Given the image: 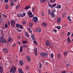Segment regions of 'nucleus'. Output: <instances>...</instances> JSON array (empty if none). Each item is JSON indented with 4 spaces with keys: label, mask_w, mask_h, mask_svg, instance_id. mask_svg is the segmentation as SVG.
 <instances>
[{
    "label": "nucleus",
    "mask_w": 73,
    "mask_h": 73,
    "mask_svg": "<svg viewBox=\"0 0 73 73\" xmlns=\"http://www.w3.org/2000/svg\"><path fill=\"white\" fill-rule=\"evenodd\" d=\"M9 6L8 5H7L6 6V9H8V8Z\"/></svg>",
    "instance_id": "nucleus-60"
},
{
    "label": "nucleus",
    "mask_w": 73,
    "mask_h": 73,
    "mask_svg": "<svg viewBox=\"0 0 73 73\" xmlns=\"http://www.w3.org/2000/svg\"><path fill=\"white\" fill-rule=\"evenodd\" d=\"M25 16V14L24 13H23V14H21L20 15V17H23V16Z\"/></svg>",
    "instance_id": "nucleus-31"
},
{
    "label": "nucleus",
    "mask_w": 73,
    "mask_h": 73,
    "mask_svg": "<svg viewBox=\"0 0 73 73\" xmlns=\"http://www.w3.org/2000/svg\"><path fill=\"white\" fill-rule=\"evenodd\" d=\"M22 43L23 44H27L28 42L27 40H24L22 41Z\"/></svg>",
    "instance_id": "nucleus-22"
},
{
    "label": "nucleus",
    "mask_w": 73,
    "mask_h": 73,
    "mask_svg": "<svg viewBox=\"0 0 73 73\" xmlns=\"http://www.w3.org/2000/svg\"><path fill=\"white\" fill-rule=\"evenodd\" d=\"M0 72L1 73H3V67L1 66L0 67Z\"/></svg>",
    "instance_id": "nucleus-19"
},
{
    "label": "nucleus",
    "mask_w": 73,
    "mask_h": 73,
    "mask_svg": "<svg viewBox=\"0 0 73 73\" xmlns=\"http://www.w3.org/2000/svg\"><path fill=\"white\" fill-rule=\"evenodd\" d=\"M61 18H60V17H58L57 18V23H58V24H60L61 23Z\"/></svg>",
    "instance_id": "nucleus-9"
},
{
    "label": "nucleus",
    "mask_w": 73,
    "mask_h": 73,
    "mask_svg": "<svg viewBox=\"0 0 73 73\" xmlns=\"http://www.w3.org/2000/svg\"><path fill=\"white\" fill-rule=\"evenodd\" d=\"M35 8L34 7H33L32 9V11L33 12H35Z\"/></svg>",
    "instance_id": "nucleus-46"
},
{
    "label": "nucleus",
    "mask_w": 73,
    "mask_h": 73,
    "mask_svg": "<svg viewBox=\"0 0 73 73\" xmlns=\"http://www.w3.org/2000/svg\"><path fill=\"white\" fill-rule=\"evenodd\" d=\"M42 25L44 26L45 27H46V25H47V24L46 23H43L42 24Z\"/></svg>",
    "instance_id": "nucleus-26"
},
{
    "label": "nucleus",
    "mask_w": 73,
    "mask_h": 73,
    "mask_svg": "<svg viewBox=\"0 0 73 73\" xmlns=\"http://www.w3.org/2000/svg\"><path fill=\"white\" fill-rule=\"evenodd\" d=\"M44 1H46V0H40V2L41 3H43V2H44Z\"/></svg>",
    "instance_id": "nucleus-33"
},
{
    "label": "nucleus",
    "mask_w": 73,
    "mask_h": 73,
    "mask_svg": "<svg viewBox=\"0 0 73 73\" xmlns=\"http://www.w3.org/2000/svg\"><path fill=\"white\" fill-rule=\"evenodd\" d=\"M34 53L36 56H37V48H36L34 50Z\"/></svg>",
    "instance_id": "nucleus-11"
},
{
    "label": "nucleus",
    "mask_w": 73,
    "mask_h": 73,
    "mask_svg": "<svg viewBox=\"0 0 73 73\" xmlns=\"http://www.w3.org/2000/svg\"><path fill=\"white\" fill-rule=\"evenodd\" d=\"M32 20L34 22H35V23H37L38 21V18L36 16L33 17Z\"/></svg>",
    "instance_id": "nucleus-3"
},
{
    "label": "nucleus",
    "mask_w": 73,
    "mask_h": 73,
    "mask_svg": "<svg viewBox=\"0 0 73 73\" xmlns=\"http://www.w3.org/2000/svg\"><path fill=\"white\" fill-rule=\"evenodd\" d=\"M49 47H50V48H52V46L50 44L49 45Z\"/></svg>",
    "instance_id": "nucleus-64"
},
{
    "label": "nucleus",
    "mask_w": 73,
    "mask_h": 73,
    "mask_svg": "<svg viewBox=\"0 0 73 73\" xmlns=\"http://www.w3.org/2000/svg\"><path fill=\"white\" fill-rule=\"evenodd\" d=\"M41 15L42 16H44V12H41Z\"/></svg>",
    "instance_id": "nucleus-37"
},
{
    "label": "nucleus",
    "mask_w": 73,
    "mask_h": 73,
    "mask_svg": "<svg viewBox=\"0 0 73 73\" xmlns=\"http://www.w3.org/2000/svg\"><path fill=\"white\" fill-rule=\"evenodd\" d=\"M28 15L30 17L32 18L33 17V15H32V13L30 12L29 11V13H28Z\"/></svg>",
    "instance_id": "nucleus-6"
},
{
    "label": "nucleus",
    "mask_w": 73,
    "mask_h": 73,
    "mask_svg": "<svg viewBox=\"0 0 73 73\" xmlns=\"http://www.w3.org/2000/svg\"><path fill=\"white\" fill-rule=\"evenodd\" d=\"M13 69H14L15 71L16 72V70H17V68H16V67H15V66H14Z\"/></svg>",
    "instance_id": "nucleus-36"
},
{
    "label": "nucleus",
    "mask_w": 73,
    "mask_h": 73,
    "mask_svg": "<svg viewBox=\"0 0 73 73\" xmlns=\"http://www.w3.org/2000/svg\"><path fill=\"white\" fill-rule=\"evenodd\" d=\"M19 63L20 64L21 66H23V64H24V62H23V61L22 60H20L19 62Z\"/></svg>",
    "instance_id": "nucleus-14"
},
{
    "label": "nucleus",
    "mask_w": 73,
    "mask_h": 73,
    "mask_svg": "<svg viewBox=\"0 0 73 73\" xmlns=\"http://www.w3.org/2000/svg\"><path fill=\"white\" fill-rule=\"evenodd\" d=\"M48 15H50V10H48Z\"/></svg>",
    "instance_id": "nucleus-40"
},
{
    "label": "nucleus",
    "mask_w": 73,
    "mask_h": 73,
    "mask_svg": "<svg viewBox=\"0 0 73 73\" xmlns=\"http://www.w3.org/2000/svg\"><path fill=\"white\" fill-rule=\"evenodd\" d=\"M48 6H49V7H50L51 8H53V7H52V6L51 5V4H48Z\"/></svg>",
    "instance_id": "nucleus-50"
},
{
    "label": "nucleus",
    "mask_w": 73,
    "mask_h": 73,
    "mask_svg": "<svg viewBox=\"0 0 73 73\" xmlns=\"http://www.w3.org/2000/svg\"><path fill=\"white\" fill-rule=\"evenodd\" d=\"M19 5H17L16 7V10H17L19 9Z\"/></svg>",
    "instance_id": "nucleus-44"
},
{
    "label": "nucleus",
    "mask_w": 73,
    "mask_h": 73,
    "mask_svg": "<svg viewBox=\"0 0 73 73\" xmlns=\"http://www.w3.org/2000/svg\"><path fill=\"white\" fill-rule=\"evenodd\" d=\"M46 46H48L50 44V42L48 40H47L45 43Z\"/></svg>",
    "instance_id": "nucleus-5"
},
{
    "label": "nucleus",
    "mask_w": 73,
    "mask_h": 73,
    "mask_svg": "<svg viewBox=\"0 0 73 73\" xmlns=\"http://www.w3.org/2000/svg\"><path fill=\"white\" fill-rule=\"evenodd\" d=\"M54 32L55 33H56L57 32V30L56 29H54L53 30Z\"/></svg>",
    "instance_id": "nucleus-56"
},
{
    "label": "nucleus",
    "mask_w": 73,
    "mask_h": 73,
    "mask_svg": "<svg viewBox=\"0 0 73 73\" xmlns=\"http://www.w3.org/2000/svg\"><path fill=\"white\" fill-rule=\"evenodd\" d=\"M52 7V8H53L54 7H56V4H52L51 5Z\"/></svg>",
    "instance_id": "nucleus-42"
},
{
    "label": "nucleus",
    "mask_w": 73,
    "mask_h": 73,
    "mask_svg": "<svg viewBox=\"0 0 73 73\" xmlns=\"http://www.w3.org/2000/svg\"><path fill=\"white\" fill-rule=\"evenodd\" d=\"M3 15L4 17L5 18H7V16L5 15H4V14H3Z\"/></svg>",
    "instance_id": "nucleus-41"
},
{
    "label": "nucleus",
    "mask_w": 73,
    "mask_h": 73,
    "mask_svg": "<svg viewBox=\"0 0 73 73\" xmlns=\"http://www.w3.org/2000/svg\"><path fill=\"white\" fill-rule=\"evenodd\" d=\"M7 23H8V25H9V26H10V23H9V21H7Z\"/></svg>",
    "instance_id": "nucleus-54"
},
{
    "label": "nucleus",
    "mask_w": 73,
    "mask_h": 73,
    "mask_svg": "<svg viewBox=\"0 0 73 73\" xmlns=\"http://www.w3.org/2000/svg\"><path fill=\"white\" fill-rule=\"evenodd\" d=\"M25 36H26V37H29V34H28V33L26 32L25 33Z\"/></svg>",
    "instance_id": "nucleus-17"
},
{
    "label": "nucleus",
    "mask_w": 73,
    "mask_h": 73,
    "mask_svg": "<svg viewBox=\"0 0 73 73\" xmlns=\"http://www.w3.org/2000/svg\"><path fill=\"white\" fill-rule=\"evenodd\" d=\"M50 1L52 3H54L56 1V0H50Z\"/></svg>",
    "instance_id": "nucleus-49"
},
{
    "label": "nucleus",
    "mask_w": 73,
    "mask_h": 73,
    "mask_svg": "<svg viewBox=\"0 0 73 73\" xmlns=\"http://www.w3.org/2000/svg\"><path fill=\"white\" fill-rule=\"evenodd\" d=\"M56 12V10L54 9H53L51 12L50 13V15L51 17L52 18H54V17H55V16H56V15L54 14V12Z\"/></svg>",
    "instance_id": "nucleus-1"
},
{
    "label": "nucleus",
    "mask_w": 73,
    "mask_h": 73,
    "mask_svg": "<svg viewBox=\"0 0 73 73\" xmlns=\"http://www.w3.org/2000/svg\"><path fill=\"white\" fill-rule=\"evenodd\" d=\"M5 3H7L8 2V0H5Z\"/></svg>",
    "instance_id": "nucleus-53"
},
{
    "label": "nucleus",
    "mask_w": 73,
    "mask_h": 73,
    "mask_svg": "<svg viewBox=\"0 0 73 73\" xmlns=\"http://www.w3.org/2000/svg\"><path fill=\"white\" fill-rule=\"evenodd\" d=\"M23 46L25 48H27V46L26 45L24 44V45H23Z\"/></svg>",
    "instance_id": "nucleus-45"
},
{
    "label": "nucleus",
    "mask_w": 73,
    "mask_h": 73,
    "mask_svg": "<svg viewBox=\"0 0 73 73\" xmlns=\"http://www.w3.org/2000/svg\"><path fill=\"white\" fill-rule=\"evenodd\" d=\"M12 38L11 37H9L8 40V42H9L11 41H12Z\"/></svg>",
    "instance_id": "nucleus-20"
},
{
    "label": "nucleus",
    "mask_w": 73,
    "mask_h": 73,
    "mask_svg": "<svg viewBox=\"0 0 73 73\" xmlns=\"http://www.w3.org/2000/svg\"><path fill=\"white\" fill-rule=\"evenodd\" d=\"M17 31L18 32H21V30L19 29V30H17Z\"/></svg>",
    "instance_id": "nucleus-62"
},
{
    "label": "nucleus",
    "mask_w": 73,
    "mask_h": 73,
    "mask_svg": "<svg viewBox=\"0 0 73 73\" xmlns=\"http://www.w3.org/2000/svg\"><path fill=\"white\" fill-rule=\"evenodd\" d=\"M22 51H23V46H21L20 49V52H21Z\"/></svg>",
    "instance_id": "nucleus-28"
},
{
    "label": "nucleus",
    "mask_w": 73,
    "mask_h": 73,
    "mask_svg": "<svg viewBox=\"0 0 73 73\" xmlns=\"http://www.w3.org/2000/svg\"><path fill=\"white\" fill-rule=\"evenodd\" d=\"M67 19H68V20L69 21H70L71 20V19H70V17H67Z\"/></svg>",
    "instance_id": "nucleus-47"
},
{
    "label": "nucleus",
    "mask_w": 73,
    "mask_h": 73,
    "mask_svg": "<svg viewBox=\"0 0 73 73\" xmlns=\"http://www.w3.org/2000/svg\"><path fill=\"white\" fill-rule=\"evenodd\" d=\"M31 36L32 39H33V40H34L35 41V36H34V35L33 34H32L31 35Z\"/></svg>",
    "instance_id": "nucleus-16"
},
{
    "label": "nucleus",
    "mask_w": 73,
    "mask_h": 73,
    "mask_svg": "<svg viewBox=\"0 0 73 73\" xmlns=\"http://www.w3.org/2000/svg\"><path fill=\"white\" fill-rule=\"evenodd\" d=\"M3 50L5 53H8V50L7 48H4L3 49Z\"/></svg>",
    "instance_id": "nucleus-4"
},
{
    "label": "nucleus",
    "mask_w": 73,
    "mask_h": 73,
    "mask_svg": "<svg viewBox=\"0 0 73 73\" xmlns=\"http://www.w3.org/2000/svg\"><path fill=\"white\" fill-rule=\"evenodd\" d=\"M23 25H26V22L25 21H24L23 22Z\"/></svg>",
    "instance_id": "nucleus-32"
},
{
    "label": "nucleus",
    "mask_w": 73,
    "mask_h": 73,
    "mask_svg": "<svg viewBox=\"0 0 73 73\" xmlns=\"http://www.w3.org/2000/svg\"><path fill=\"white\" fill-rule=\"evenodd\" d=\"M68 53L69 52L68 51H66L63 53V54L64 56H66L68 55Z\"/></svg>",
    "instance_id": "nucleus-12"
},
{
    "label": "nucleus",
    "mask_w": 73,
    "mask_h": 73,
    "mask_svg": "<svg viewBox=\"0 0 73 73\" xmlns=\"http://www.w3.org/2000/svg\"><path fill=\"white\" fill-rule=\"evenodd\" d=\"M16 46V44H13L12 45V46L13 47H14V46Z\"/></svg>",
    "instance_id": "nucleus-58"
},
{
    "label": "nucleus",
    "mask_w": 73,
    "mask_h": 73,
    "mask_svg": "<svg viewBox=\"0 0 73 73\" xmlns=\"http://www.w3.org/2000/svg\"><path fill=\"white\" fill-rule=\"evenodd\" d=\"M17 38L19 40H20L21 38V36L20 35H19L17 36Z\"/></svg>",
    "instance_id": "nucleus-25"
},
{
    "label": "nucleus",
    "mask_w": 73,
    "mask_h": 73,
    "mask_svg": "<svg viewBox=\"0 0 73 73\" xmlns=\"http://www.w3.org/2000/svg\"><path fill=\"white\" fill-rule=\"evenodd\" d=\"M2 43H5L6 42H7V40L6 39H4V40H2Z\"/></svg>",
    "instance_id": "nucleus-27"
},
{
    "label": "nucleus",
    "mask_w": 73,
    "mask_h": 73,
    "mask_svg": "<svg viewBox=\"0 0 73 73\" xmlns=\"http://www.w3.org/2000/svg\"><path fill=\"white\" fill-rule=\"evenodd\" d=\"M41 66H42V64H39V68H40V69H41Z\"/></svg>",
    "instance_id": "nucleus-39"
},
{
    "label": "nucleus",
    "mask_w": 73,
    "mask_h": 73,
    "mask_svg": "<svg viewBox=\"0 0 73 73\" xmlns=\"http://www.w3.org/2000/svg\"><path fill=\"white\" fill-rule=\"evenodd\" d=\"M5 28L6 29L8 28V24L6 23L5 25Z\"/></svg>",
    "instance_id": "nucleus-29"
},
{
    "label": "nucleus",
    "mask_w": 73,
    "mask_h": 73,
    "mask_svg": "<svg viewBox=\"0 0 73 73\" xmlns=\"http://www.w3.org/2000/svg\"><path fill=\"white\" fill-rule=\"evenodd\" d=\"M28 30L29 31V32H30V33H32V30H31V29L30 27H29L28 28Z\"/></svg>",
    "instance_id": "nucleus-23"
},
{
    "label": "nucleus",
    "mask_w": 73,
    "mask_h": 73,
    "mask_svg": "<svg viewBox=\"0 0 73 73\" xmlns=\"http://www.w3.org/2000/svg\"><path fill=\"white\" fill-rule=\"evenodd\" d=\"M26 59L29 62L31 61V57L29 56H26Z\"/></svg>",
    "instance_id": "nucleus-10"
},
{
    "label": "nucleus",
    "mask_w": 73,
    "mask_h": 73,
    "mask_svg": "<svg viewBox=\"0 0 73 73\" xmlns=\"http://www.w3.org/2000/svg\"><path fill=\"white\" fill-rule=\"evenodd\" d=\"M40 55L41 57H46L48 56V53H44L41 52Z\"/></svg>",
    "instance_id": "nucleus-2"
},
{
    "label": "nucleus",
    "mask_w": 73,
    "mask_h": 73,
    "mask_svg": "<svg viewBox=\"0 0 73 73\" xmlns=\"http://www.w3.org/2000/svg\"><path fill=\"white\" fill-rule=\"evenodd\" d=\"M19 27L20 28H21V29H23V28H24V27H23V26H22V25H20L19 26Z\"/></svg>",
    "instance_id": "nucleus-38"
},
{
    "label": "nucleus",
    "mask_w": 73,
    "mask_h": 73,
    "mask_svg": "<svg viewBox=\"0 0 73 73\" xmlns=\"http://www.w3.org/2000/svg\"><path fill=\"white\" fill-rule=\"evenodd\" d=\"M50 56L51 58H53V56H54L53 54H51Z\"/></svg>",
    "instance_id": "nucleus-48"
},
{
    "label": "nucleus",
    "mask_w": 73,
    "mask_h": 73,
    "mask_svg": "<svg viewBox=\"0 0 73 73\" xmlns=\"http://www.w3.org/2000/svg\"><path fill=\"white\" fill-rule=\"evenodd\" d=\"M3 21V20H2V19H0V23H1Z\"/></svg>",
    "instance_id": "nucleus-61"
},
{
    "label": "nucleus",
    "mask_w": 73,
    "mask_h": 73,
    "mask_svg": "<svg viewBox=\"0 0 73 73\" xmlns=\"http://www.w3.org/2000/svg\"><path fill=\"white\" fill-rule=\"evenodd\" d=\"M18 70L19 73H24V72L21 68L19 69Z\"/></svg>",
    "instance_id": "nucleus-18"
},
{
    "label": "nucleus",
    "mask_w": 73,
    "mask_h": 73,
    "mask_svg": "<svg viewBox=\"0 0 73 73\" xmlns=\"http://www.w3.org/2000/svg\"><path fill=\"white\" fill-rule=\"evenodd\" d=\"M25 68L26 69H27V70H28V69H29V67L28 66H26Z\"/></svg>",
    "instance_id": "nucleus-51"
},
{
    "label": "nucleus",
    "mask_w": 73,
    "mask_h": 73,
    "mask_svg": "<svg viewBox=\"0 0 73 73\" xmlns=\"http://www.w3.org/2000/svg\"><path fill=\"white\" fill-rule=\"evenodd\" d=\"M4 38L3 36H1L0 38L1 42H2V40H4Z\"/></svg>",
    "instance_id": "nucleus-24"
},
{
    "label": "nucleus",
    "mask_w": 73,
    "mask_h": 73,
    "mask_svg": "<svg viewBox=\"0 0 73 73\" xmlns=\"http://www.w3.org/2000/svg\"><path fill=\"white\" fill-rule=\"evenodd\" d=\"M29 8H30V6H28L25 8V10H26L27 9H29Z\"/></svg>",
    "instance_id": "nucleus-30"
},
{
    "label": "nucleus",
    "mask_w": 73,
    "mask_h": 73,
    "mask_svg": "<svg viewBox=\"0 0 73 73\" xmlns=\"http://www.w3.org/2000/svg\"><path fill=\"white\" fill-rule=\"evenodd\" d=\"M33 25V23H32L30 24V25H29V26L30 27H32Z\"/></svg>",
    "instance_id": "nucleus-55"
},
{
    "label": "nucleus",
    "mask_w": 73,
    "mask_h": 73,
    "mask_svg": "<svg viewBox=\"0 0 73 73\" xmlns=\"http://www.w3.org/2000/svg\"><path fill=\"white\" fill-rule=\"evenodd\" d=\"M66 73V71H64L62 72V73Z\"/></svg>",
    "instance_id": "nucleus-59"
},
{
    "label": "nucleus",
    "mask_w": 73,
    "mask_h": 73,
    "mask_svg": "<svg viewBox=\"0 0 73 73\" xmlns=\"http://www.w3.org/2000/svg\"><path fill=\"white\" fill-rule=\"evenodd\" d=\"M60 26H58L56 27V28L58 29H60Z\"/></svg>",
    "instance_id": "nucleus-43"
},
{
    "label": "nucleus",
    "mask_w": 73,
    "mask_h": 73,
    "mask_svg": "<svg viewBox=\"0 0 73 73\" xmlns=\"http://www.w3.org/2000/svg\"><path fill=\"white\" fill-rule=\"evenodd\" d=\"M20 24H17L16 25V27H17V28H19V27H20Z\"/></svg>",
    "instance_id": "nucleus-35"
},
{
    "label": "nucleus",
    "mask_w": 73,
    "mask_h": 73,
    "mask_svg": "<svg viewBox=\"0 0 73 73\" xmlns=\"http://www.w3.org/2000/svg\"><path fill=\"white\" fill-rule=\"evenodd\" d=\"M2 29H3L4 30V29H5V27H2Z\"/></svg>",
    "instance_id": "nucleus-63"
},
{
    "label": "nucleus",
    "mask_w": 73,
    "mask_h": 73,
    "mask_svg": "<svg viewBox=\"0 0 73 73\" xmlns=\"http://www.w3.org/2000/svg\"><path fill=\"white\" fill-rule=\"evenodd\" d=\"M9 72L11 73H15V70H14V69H13L12 68L10 69V70L9 71Z\"/></svg>",
    "instance_id": "nucleus-13"
},
{
    "label": "nucleus",
    "mask_w": 73,
    "mask_h": 73,
    "mask_svg": "<svg viewBox=\"0 0 73 73\" xmlns=\"http://www.w3.org/2000/svg\"><path fill=\"white\" fill-rule=\"evenodd\" d=\"M35 32L40 33L41 32V29L40 28H37L36 29H35Z\"/></svg>",
    "instance_id": "nucleus-8"
},
{
    "label": "nucleus",
    "mask_w": 73,
    "mask_h": 73,
    "mask_svg": "<svg viewBox=\"0 0 73 73\" xmlns=\"http://www.w3.org/2000/svg\"><path fill=\"white\" fill-rule=\"evenodd\" d=\"M67 40L68 41L69 44H70V42H71V41H70V37H68L67 38Z\"/></svg>",
    "instance_id": "nucleus-15"
},
{
    "label": "nucleus",
    "mask_w": 73,
    "mask_h": 73,
    "mask_svg": "<svg viewBox=\"0 0 73 73\" xmlns=\"http://www.w3.org/2000/svg\"><path fill=\"white\" fill-rule=\"evenodd\" d=\"M57 8H58V9H60V8H61V5H57Z\"/></svg>",
    "instance_id": "nucleus-34"
},
{
    "label": "nucleus",
    "mask_w": 73,
    "mask_h": 73,
    "mask_svg": "<svg viewBox=\"0 0 73 73\" xmlns=\"http://www.w3.org/2000/svg\"><path fill=\"white\" fill-rule=\"evenodd\" d=\"M11 23L12 26L15 27V21L14 20H12L11 21Z\"/></svg>",
    "instance_id": "nucleus-7"
},
{
    "label": "nucleus",
    "mask_w": 73,
    "mask_h": 73,
    "mask_svg": "<svg viewBox=\"0 0 73 73\" xmlns=\"http://www.w3.org/2000/svg\"><path fill=\"white\" fill-rule=\"evenodd\" d=\"M14 5V3H11V6H12V7H13Z\"/></svg>",
    "instance_id": "nucleus-52"
},
{
    "label": "nucleus",
    "mask_w": 73,
    "mask_h": 73,
    "mask_svg": "<svg viewBox=\"0 0 73 73\" xmlns=\"http://www.w3.org/2000/svg\"><path fill=\"white\" fill-rule=\"evenodd\" d=\"M70 35V32H68L67 33V35L68 36H69V35Z\"/></svg>",
    "instance_id": "nucleus-57"
},
{
    "label": "nucleus",
    "mask_w": 73,
    "mask_h": 73,
    "mask_svg": "<svg viewBox=\"0 0 73 73\" xmlns=\"http://www.w3.org/2000/svg\"><path fill=\"white\" fill-rule=\"evenodd\" d=\"M60 56L61 55L60 54H58L57 55V57L58 59H60Z\"/></svg>",
    "instance_id": "nucleus-21"
}]
</instances>
